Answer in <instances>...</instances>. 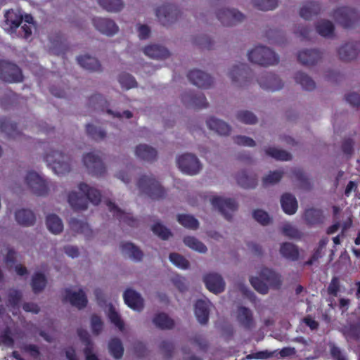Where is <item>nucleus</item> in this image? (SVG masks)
Instances as JSON below:
<instances>
[{
    "instance_id": "f257e3e1",
    "label": "nucleus",
    "mask_w": 360,
    "mask_h": 360,
    "mask_svg": "<svg viewBox=\"0 0 360 360\" xmlns=\"http://www.w3.org/2000/svg\"><path fill=\"white\" fill-rule=\"evenodd\" d=\"M79 190L83 194H79L72 191L68 195V202L75 211L84 210L88 207L89 202L97 205L101 202V192L85 183H80L78 186Z\"/></svg>"
},
{
    "instance_id": "f03ea898",
    "label": "nucleus",
    "mask_w": 360,
    "mask_h": 360,
    "mask_svg": "<svg viewBox=\"0 0 360 360\" xmlns=\"http://www.w3.org/2000/svg\"><path fill=\"white\" fill-rule=\"evenodd\" d=\"M250 282L255 290L263 295L268 292L269 287L278 289L282 283L281 276L268 268H263L258 277L252 276Z\"/></svg>"
},
{
    "instance_id": "7ed1b4c3",
    "label": "nucleus",
    "mask_w": 360,
    "mask_h": 360,
    "mask_svg": "<svg viewBox=\"0 0 360 360\" xmlns=\"http://www.w3.org/2000/svg\"><path fill=\"white\" fill-rule=\"evenodd\" d=\"M137 187L141 193L153 200L162 199L167 195L166 190L153 175L141 176L137 181Z\"/></svg>"
},
{
    "instance_id": "20e7f679",
    "label": "nucleus",
    "mask_w": 360,
    "mask_h": 360,
    "mask_svg": "<svg viewBox=\"0 0 360 360\" xmlns=\"http://www.w3.org/2000/svg\"><path fill=\"white\" fill-rule=\"evenodd\" d=\"M248 56L250 62L262 66L274 65L279 62L278 56L271 49L264 46H256Z\"/></svg>"
},
{
    "instance_id": "39448f33",
    "label": "nucleus",
    "mask_w": 360,
    "mask_h": 360,
    "mask_svg": "<svg viewBox=\"0 0 360 360\" xmlns=\"http://www.w3.org/2000/svg\"><path fill=\"white\" fill-rule=\"evenodd\" d=\"M44 160L58 175L65 174L71 169L70 158L61 151L53 150L46 153L44 156Z\"/></svg>"
},
{
    "instance_id": "423d86ee",
    "label": "nucleus",
    "mask_w": 360,
    "mask_h": 360,
    "mask_svg": "<svg viewBox=\"0 0 360 360\" xmlns=\"http://www.w3.org/2000/svg\"><path fill=\"white\" fill-rule=\"evenodd\" d=\"M332 17L344 28L353 27L360 19V15L355 9L346 6L335 9Z\"/></svg>"
},
{
    "instance_id": "0eeeda50",
    "label": "nucleus",
    "mask_w": 360,
    "mask_h": 360,
    "mask_svg": "<svg viewBox=\"0 0 360 360\" xmlns=\"http://www.w3.org/2000/svg\"><path fill=\"white\" fill-rule=\"evenodd\" d=\"M22 70L15 63L0 60V79L8 83H19L23 81Z\"/></svg>"
},
{
    "instance_id": "6e6552de",
    "label": "nucleus",
    "mask_w": 360,
    "mask_h": 360,
    "mask_svg": "<svg viewBox=\"0 0 360 360\" xmlns=\"http://www.w3.org/2000/svg\"><path fill=\"white\" fill-rule=\"evenodd\" d=\"M25 183L33 193L39 196L46 195L49 190L48 182L33 171L28 172Z\"/></svg>"
},
{
    "instance_id": "1a4fd4ad",
    "label": "nucleus",
    "mask_w": 360,
    "mask_h": 360,
    "mask_svg": "<svg viewBox=\"0 0 360 360\" xmlns=\"http://www.w3.org/2000/svg\"><path fill=\"white\" fill-rule=\"evenodd\" d=\"M176 163L182 172L190 175L198 174L201 169V165L198 158L189 153L179 156L176 160Z\"/></svg>"
},
{
    "instance_id": "9d476101",
    "label": "nucleus",
    "mask_w": 360,
    "mask_h": 360,
    "mask_svg": "<svg viewBox=\"0 0 360 360\" xmlns=\"http://www.w3.org/2000/svg\"><path fill=\"white\" fill-rule=\"evenodd\" d=\"M83 162L91 175L101 176L105 174V167L98 155L93 152L86 153L83 156Z\"/></svg>"
},
{
    "instance_id": "9b49d317",
    "label": "nucleus",
    "mask_w": 360,
    "mask_h": 360,
    "mask_svg": "<svg viewBox=\"0 0 360 360\" xmlns=\"http://www.w3.org/2000/svg\"><path fill=\"white\" fill-rule=\"evenodd\" d=\"M211 203L228 221L232 219V213L238 208L237 202L232 198L214 196L211 199Z\"/></svg>"
},
{
    "instance_id": "f8f14e48",
    "label": "nucleus",
    "mask_w": 360,
    "mask_h": 360,
    "mask_svg": "<svg viewBox=\"0 0 360 360\" xmlns=\"http://www.w3.org/2000/svg\"><path fill=\"white\" fill-rule=\"evenodd\" d=\"M155 13L163 26H169L178 19L181 12L176 6L167 4L158 7Z\"/></svg>"
},
{
    "instance_id": "ddd939ff",
    "label": "nucleus",
    "mask_w": 360,
    "mask_h": 360,
    "mask_svg": "<svg viewBox=\"0 0 360 360\" xmlns=\"http://www.w3.org/2000/svg\"><path fill=\"white\" fill-rule=\"evenodd\" d=\"M181 100L187 108L201 109L208 106L202 91H185L181 96Z\"/></svg>"
},
{
    "instance_id": "4468645a",
    "label": "nucleus",
    "mask_w": 360,
    "mask_h": 360,
    "mask_svg": "<svg viewBox=\"0 0 360 360\" xmlns=\"http://www.w3.org/2000/svg\"><path fill=\"white\" fill-rule=\"evenodd\" d=\"M218 20L224 26H232L242 22L245 15L236 9L223 8L217 11Z\"/></svg>"
},
{
    "instance_id": "2eb2a0df",
    "label": "nucleus",
    "mask_w": 360,
    "mask_h": 360,
    "mask_svg": "<svg viewBox=\"0 0 360 360\" xmlns=\"http://www.w3.org/2000/svg\"><path fill=\"white\" fill-rule=\"evenodd\" d=\"M109 211L122 224H126L130 227H137L139 225V220L134 218L129 213H126L120 208H119L114 202L110 200L106 202Z\"/></svg>"
},
{
    "instance_id": "dca6fc26",
    "label": "nucleus",
    "mask_w": 360,
    "mask_h": 360,
    "mask_svg": "<svg viewBox=\"0 0 360 360\" xmlns=\"http://www.w3.org/2000/svg\"><path fill=\"white\" fill-rule=\"evenodd\" d=\"M187 77L191 83L200 89H209L213 82L210 75L197 69L190 70L187 74Z\"/></svg>"
},
{
    "instance_id": "f3484780",
    "label": "nucleus",
    "mask_w": 360,
    "mask_h": 360,
    "mask_svg": "<svg viewBox=\"0 0 360 360\" xmlns=\"http://www.w3.org/2000/svg\"><path fill=\"white\" fill-rule=\"evenodd\" d=\"M203 281L206 288L215 294L223 292L225 289V282L222 277L216 273H210L204 276Z\"/></svg>"
},
{
    "instance_id": "a211bd4d",
    "label": "nucleus",
    "mask_w": 360,
    "mask_h": 360,
    "mask_svg": "<svg viewBox=\"0 0 360 360\" xmlns=\"http://www.w3.org/2000/svg\"><path fill=\"white\" fill-rule=\"evenodd\" d=\"M92 21L95 28L107 36L114 35L119 30L116 23L108 18H94Z\"/></svg>"
},
{
    "instance_id": "6ab92c4d",
    "label": "nucleus",
    "mask_w": 360,
    "mask_h": 360,
    "mask_svg": "<svg viewBox=\"0 0 360 360\" xmlns=\"http://www.w3.org/2000/svg\"><path fill=\"white\" fill-rule=\"evenodd\" d=\"M229 76L233 82H246L251 76V70L247 64L239 63L231 68Z\"/></svg>"
},
{
    "instance_id": "aec40b11",
    "label": "nucleus",
    "mask_w": 360,
    "mask_h": 360,
    "mask_svg": "<svg viewBox=\"0 0 360 360\" xmlns=\"http://www.w3.org/2000/svg\"><path fill=\"white\" fill-rule=\"evenodd\" d=\"M65 295L64 301H68L72 306L81 309L86 307L88 300L83 290L79 289L78 292H72L70 289L65 290Z\"/></svg>"
},
{
    "instance_id": "412c9836",
    "label": "nucleus",
    "mask_w": 360,
    "mask_h": 360,
    "mask_svg": "<svg viewBox=\"0 0 360 360\" xmlns=\"http://www.w3.org/2000/svg\"><path fill=\"white\" fill-rule=\"evenodd\" d=\"M4 18L6 29L11 32H15L23 20V15L20 10H8Z\"/></svg>"
},
{
    "instance_id": "4be33fe9",
    "label": "nucleus",
    "mask_w": 360,
    "mask_h": 360,
    "mask_svg": "<svg viewBox=\"0 0 360 360\" xmlns=\"http://www.w3.org/2000/svg\"><path fill=\"white\" fill-rule=\"evenodd\" d=\"M236 319L239 324L245 330H250L255 326L253 313L249 308L240 306L237 309Z\"/></svg>"
},
{
    "instance_id": "5701e85b",
    "label": "nucleus",
    "mask_w": 360,
    "mask_h": 360,
    "mask_svg": "<svg viewBox=\"0 0 360 360\" xmlns=\"http://www.w3.org/2000/svg\"><path fill=\"white\" fill-rule=\"evenodd\" d=\"M297 59L304 65L312 66L321 59V53L316 49H304L298 53Z\"/></svg>"
},
{
    "instance_id": "b1692460",
    "label": "nucleus",
    "mask_w": 360,
    "mask_h": 360,
    "mask_svg": "<svg viewBox=\"0 0 360 360\" xmlns=\"http://www.w3.org/2000/svg\"><path fill=\"white\" fill-rule=\"evenodd\" d=\"M125 304L131 309L140 311L143 308V300L141 295L131 289L125 290L123 295Z\"/></svg>"
},
{
    "instance_id": "393cba45",
    "label": "nucleus",
    "mask_w": 360,
    "mask_h": 360,
    "mask_svg": "<svg viewBox=\"0 0 360 360\" xmlns=\"http://www.w3.org/2000/svg\"><path fill=\"white\" fill-rule=\"evenodd\" d=\"M206 123L210 129L215 131L219 135L228 136L231 132V128L226 122L214 117H210Z\"/></svg>"
},
{
    "instance_id": "a878e982",
    "label": "nucleus",
    "mask_w": 360,
    "mask_h": 360,
    "mask_svg": "<svg viewBox=\"0 0 360 360\" xmlns=\"http://www.w3.org/2000/svg\"><path fill=\"white\" fill-rule=\"evenodd\" d=\"M143 53L151 58L160 60L167 58L170 55L169 51L165 47L158 44L146 46Z\"/></svg>"
},
{
    "instance_id": "bb28decb",
    "label": "nucleus",
    "mask_w": 360,
    "mask_h": 360,
    "mask_svg": "<svg viewBox=\"0 0 360 360\" xmlns=\"http://www.w3.org/2000/svg\"><path fill=\"white\" fill-rule=\"evenodd\" d=\"M136 155L145 161L153 162L156 160L158 153L157 150L146 144H139L135 149Z\"/></svg>"
},
{
    "instance_id": "cd10ccee",
    "label": "nucleus",
    "mask_w": 360,
    "mask_h": 360,
    "mask_svg": "<svg viewBox=\"0 0 360 360\" xmlns=\"http://www.w3.org/2000/svg\"><path fill=\"white\" fill-rule=\"evenodd\" d=\"M265 82L261 83V87L266 90H281L283 87V84L279 77L272 72H266L263 77Z\"/></svg>"
},
{
    "instance_id": "c85d7f7f",
    "label": "nucleus",
    "mask_w": 360,
    "mask_h": 360,
    "mask_svg": "<svg viewBox=\"0 0 360 360\" xmlns=\"http://www.w3.org/2000/svg\"><path fill=\"white\" fill-rule=\"evenodd\" d=\"M281 205L283 212L289 215L294 214L298 208L297 201L295 197L288 193L282 195Z\"/></svg>"
},
{
    "instance_id": "c756f323",
    "label": "nucleus",
    "mask_w": 360,
    "mask_h": 360,
    "mask_svg": "<svg viewBox=\"0 0 360 360\" xmlns=\"http://www.w3.org/2000/svg\"><path fill=\"white\" fill-rule=\"evenodd\" d=\"M358 54V44L356 43H347L338 49L340 60L349 61L354 59Z\"/></svg>"
},
{
    "instance_id": "7c9ffc66",
    "label": "nucleus",
    "mask_w": 360,
    "mask_h": 360,
    "mask_svg": "<svg viewBox=\"0 0 360 360\" xmlns=\"http://www.w3.org/2000/svg\"><path fill=\"white\" fill-rule=\"evenodd\" d=\"M78 63L86 70L91 72H101L102 66L97 58L89 55L79 56L77 57Z\"/></svg>"
},
{
    "instance_id": "2f4dec72",
    "label": "nucleus",
    "mask_w": 360,
    "mask_h": 360,
    "mask_svg": "<svg viewBox=\"0 0 360 360\" xmlns=\"http://www.w3.org/2000/svg\"><path fill=\"white\" fill-rule=\"evenodd\" d=\"M195 314L200 324H206L209 320V304L208 302L198 300L195 304Z\"/></svg>"
},
{
    "instance_id": "473e14b6",
    "label": "nucleus",
    "mask_w": 360,
    "mask_h": 360,
    "mask_svg": "<svg viewBox=\"0 0 360 360\" xmlns=\"http://www.w3.org/2000/svg\"><path fill=\"white\" fill-rule=\"evenodd\" d=\"M16 221L21 226H30L34 225L36 217L33 212L27 209H21L15 212Z\"/></svg>"
},
{
    "instance_id": "72a5a7b5",
    "label": "nucleus",
    "mask_w": 360,
    "mask_h": 360,
    "mask_svg": "<svg viewBox=\"0 0 360 360\" xmlns=\"http://www.w3.org/2000/svg\"><path fill=\"white\" fill-rule=\"evenodd\" d=\"M0 131L6 133L8 137L14 139L20 138L22 135L18 130L16 124L11 122L6 117H3L0 120Z\"/></svg>"
},
{
    "instance_id": "f704fd0d",
    "label": "nucleus",
    "mask_w": 360,
    "mask_h": 360,
    "mask_svg": "<svg viewBox=\"0 0 360 360\" xmlns=\"http://www.w3.org/2000/svg\"><path fill=\"white\" fill-rule=\"evenodd\" d=\"M236 181L238 184L244 188H254L257 184L256 175H249L245 170H243L237 174Z\"/></svg>"
},
{
    "instance_id": "c9c22d12",
    "label": "nucleus",
    "mask_w": 360,
    "mask_h": 360,
    "mask_svg": "<svg viewBox=\"0 0 360 360\" xmlns=\"http://www.w3.org/2000/svg\"><path fill=\"white\" fill-rule=\"evenodd\" d=\"M321 11L320 4L314 1L306 3L300 11V15L305 19L310 20L314 15L319 14Z\"/></svg>"
},
{
    "instance_id": "e433bc0d",
    "label": "nucleus",
    "mask_w": 360,
    "mask_h": 360,
    "mask_svg": "<svg viewBox=\"0 0 360 360\" xmlns=\"http://www.w3.org/2000/svg\"><path fill=\"white\" fill-rule=\"evenodd\" d=\"M280 252L283 257L290 261H297L299 258L298 248L291 243L285 242L281 244Z\"/></svg>"
},
{
    "instance_id": "4c0bfd02",
    "label": "nucleus",
    "mask_w": 360,
    "mask_h": 360,
    "mask_svg": "<svg viewBox=\"0 0 360 360\" xmlns=\"http://www.w3.org/2000/svg\"><path fill=\"white\" fill-rule=\"evenodd\" d=\"M304 217L306 222L310 225L322 224L324 219L322 210L315 208L306 210L304 214Z\"/></svg>"
},
{
    "instance_id": "58836bf2",
    "label": "nucleus",
    "mask_w": 360,
    "mask_h": 360,
    "mask_svg": "<svg viewBox=\"0 0 360 360\" xmlns=\"http://www.w3.org/2000/svg\"><path fill=\"white\" fill-rule=\"evenodd\" d=\"M153 323L159 328L162 330L172 329L174 326V321L165 313L157 314L153 319Z\"/></svg>"
},
{
    "instance_id": "ea45409f",
    "label": "nucleus",
    "mask_w": 360,
    "mask_h": 360,
    "mask_svg": "<svg viewBox=\"0 0 360 360\" xmlns=\"http://www.w3.org/2000/svg\"><path fill=\"white\" fill-rule=\"evenodd\" d=\"M120 248L122 252L127 255L130 258L136 261L141 260L143 255L142 251L132 243H122Z\"/></svg>"
},
{
    "instance_id": "a19ab883",
    "label": "nucleus",
    "mask_w": 360,
    "mask_h": 360,
    "mask_svg": "<svg viewBox=\"0 0 360 360\" xmlns=\"http://www.w3.org/2000/svg\"><path fill=\"white\" fill-rule=\"evenodd\" d=\"M46 224L48 229L54 234L60 233L63 229L62 220L55 214L46 217Z\"/></svg>"
},
{
    "instance_id": "79ce46f5",
    "label": "nucleus",
    "mask_w": 360,
    "mask_h": 360,
    "mask_svg": "<svg viewBox=\"0 0 360 360\" xmlns=\"http://www.w3.org/2000/svg\"><path fill=\"white\" fill-rule=\"evenodd\" d=\"M317 32L324 37H332L334 35L335 27L332 22L322 20L316 25Z\"/></svg>"
},
{
    "instance_id": "37998d69",
    "label": "nucleus",
    "mask_w": 360,
    "mask_h": 360,
    "mask_svg": "<svg viewBox=\"0 0 360 360\" xmlns=\"http://www.w3.org/2000/svg\"><path fill=\"white\" fill-rule=\"evenodd\" d=\"M294 79L296 83L301 85L303 90H314L315 88L314 81L304 72H296Z\"/></svg>"
},
{
    "instance_id": "c03bdc74",
    "label": "nucleus",
    "mask_w": 360,
    "mask_h": 360,
    "mask_svg": "<svg viewBox=\"0 0 360 360\" xmlns=\"http://www.w3.org/2000/svg\"><path fill=\"white\" fill-rule=\"evenodd\" d=\"M47 283L45 275L42 273H35L32 278L31 285L32 291L38 294L44 290Z\"/></svg>"
},
{
    "instance_id": "a18cd8bd",
    "label": "nucleus",
    "mask_w": 360,
    "mask_h": 360,
    "mask_svg": "<svg viewBox=\"0 0 360 360\" xmlns=\"http://www.w3.org/2000/svg\"><path fill=\"white\" fill-rule=\"evenodd\" d=\"M110 354L116 359H121L124 354V347L121 340L117 338H112L108 343Z\"/></svg>"
},
{
    "instance_id": "49530a36",
    "label": "nucleus",
    "mask_w": 360,
    "mask_h": 360,
    "mask_svg": "<svg viewBox=\"0 0 360 360\" xmlns=\"http://www.w3.org/2000/svg\"><path fill=\"white\" fill-rule=\"evenodd\" d=\"M265 153L277 160L288 161L290 160L292 158V155L290 153L285 150L278 149L275 147H268L265 149Z\"/></svg>"
},
{
    "instance_id": "de8ad7c7",
    "label": "nucleus",
    "mask_w": 360,
    "mask_h": 360,
    "mask_svg": "<svg viewBox=\"0 0 360 360\" xmlns=\"http://www.w3.org/2000/svg\"><path fill=\"white\" fill-rule=\"evenodd\" d=\"M178 222L185 228L195 230L199 226L198 221L192 215L179 214L177 215Z\"/></svg>"
},
{
    "instance_id": "09e8293b",
    "label": "nucleus",
    "mask_w": 360,
    "mask_h": 360,
    "mask_svg": "<svg viewBox=\"0 0 360 360\" xmlns=\"http://www.w3.org/2000/svg\"><path fill=\"white\" fill-rule=\"evenodd\" d=\"M99 5L109 12H119L124 7L122 0H98Z\"/></svg>"
},
{
    "instance_id": "8fccbe9b",
    "label": "nucleus",
    "mask_w": 360,
    "mask_h": 360,
    "mask_svg": "<svg viewBox=\"0 0 360 360\" xmlns=\"http://www.w3.org/2000/svg\"><path fill=\"white\" fill-rule=\"evenodd\" d=\"M118 82L122 88L127 90L136 88L138 86L136 79L127 72H122L120 74Z\"/></svg>"
},
{
    "instance_id": "3c124183",
    "label": "nucleus",
    "mask_w": 360,
    "mask_h": 360,
    "mask_svg": "<svg viewBox=\"0 0 360 360\" xmlns=\"http://www.w3.org/2000/svg\"><path fill=\"white\" fill-rule=\"evenodd\" d=\"M184 243L186 246L200 253H205L207 250L205 245L193 236L185 237Z\"/></svg>"
},
{
    "instance_id": "603ef678",
    "label": "nucleus",
    "mask_w": 360,
    "mask_h": 360,
    "mask_svg": "<svg viewBox=\"0 0 360 360\" xmlns=\"http://www.w3.org/2000/svg\"><path fill=\"white\" fill-rule=\"evenodd\" d=\"M344 333L350 339L359 340L360 339V320L345 326Z\"/></svg>"
},
{
    "instance_id": "864d4df0",
    "label": "nucleus",
    "mask_w": 360,
    "mask_h": 360,
    "mask_svg": "<svg viewBox=\"0 0 360 360\" xmlns=\"http://www.w3.org/2000/svg\"><path fill=\"white\" fill-rule=\"evenodd\" d=\"M25 23L21 27L18 35L24 39H28L32 35V25L34 24L33 18L30 14H26L23 17Z\"/></svg>"
},
{
    "instance_id": "5fc2aeb1",
    "label": "nucleus",
    "mask_w": 360,
    "mask_h": 360,
    "mask_svg": "<svg viewBox=\"0 0 360 360\" xmlns=\"http://www.w3.org/2000/svg\"><path fill=\"white\" fill-rule=\"evenodd\" d=\"M69 225L72 231L77 233H86L89 230V226L86 222L75 218H71Z\"/></svg>"
},
{
    "instance_id": "6e6d98bb",
    "label": "nucleus",
    "mask_w": 360,
    "mask_h": 360,
    "mask_svg": "<svg viewBox=\"0 0 360 360\" xmlns=\"http://www.w3.org/2000/svg\"><path fill=\"white\" fill-rule=\"evenodd\" d=\"M87 135L96 141H100L105 137L106 133L101 128L95 127L94 124H87L86 126Z\"/></svg>"
},
{
    "instance_id": "4d7b16f0",
    "label": "nucleus",
    "mask_w": 360,
    "mask_h": 360,
    "mask_svg": "<svg viewBox=\"0 0 360 360\" xmlns=\"http://www.w3.org/2000/svg\"><path fill=\"white\" fill-rule=\"evenodd\" d=\"M236 118L238 121L246 124H254L257 122L255 114L249 110H240L238 112Z\"/></svg>"
},
{
    "instance_id": "13d9d810",
    "label": "nucleus",
    "mask_w": 360,
    "mask_h": 360,
    "mask_svg": "<svg viewBox=\"0 0 360 360\" xmlns=\"http://www.w3.org/2000/svg\"><path fill=\"white\" fill-rule=\"evenodd\" d=\"M108 316L112 323H113L120 331H122L124 328V324L123 321L121 319L120 316L116 311L114 307L110 304L109 307Z\"/></svg>"
},
{
    "instance_id": "bf43d9fd",
    "label": "nucleus",
    "mask_w": 360,
    "mask_h": 360,
    "mask_svg": "<svg viewBox=\"0 0 360 360\" xmlns=\"http://www.w3.org/2000/svg\"><path fill=\"white\" fill-rule=\"evenodd\" d=\"M151 229L155 235L162 240H167L172 236L171 231L160 222L154 224Z\"/></svg>"
},
{
    "instance_id": "052dcab7",
    "label": "nucleus",
    "mask_w": 360,
    "mask_h": 360,
    "mask_svg": "<svg viewBox=\"0 0 360 360\" xmlns=\"http://www.w3.org/2000/svg\"><path fill=\"white\" fill-rule=\"evenodd\" d=\"M283 176V172L276 170L270 172L268 175L264 176L262 179V183L264 186L275 184L281 181Z\"/></svg>"
},
{
    "instance_id": "680f3d73",
    "label": "nucleus",
    "mask_w": 360,
    "mask_h": 360,
    "mask_svg": "<svg viewBox=\"0 0 360 360\" xmlns=\"http://www.w3.org/2000/svg\"><path fill=\"white\" fill-rule=\"evenodd\" d=\"M22 295L20 291L18 290H11L8 294V305L13 309L19 307L22 300Z\"/></svg>"
},
{
    "instance_id": "e2e57ef3",
    "label": "nucleus",
    "mask_w": 360,
    "mask_h": 360,
    "mask_svg": "<svg viewBox=\"0 0 360 360\" xmlns=\"http://www.w3.org/2000/svg\"><path fill=\"white\" fill-rule=\"evenodd\" d=\"M253 4L255 8L261 11H270L278 6L277 0H254Z\"/></svg>"
},
{
    "instance_id": "0e129e2a",
    "label": "nucleus",
    "mask_w": 360,
    "mask_h": 360,
    "mask_svg": "<svg viewBox=\"0 0 360 360\" xmlns=\"http://www.w3.org/2000/svg\"><path fill=\"white\" fill-rule=\"evenodd\" d=\"M169 260L176 266L182 269H187L189 267L188 261L178 253H170Z\"/></svg>"
},
{
    "instance_id": "69168bd1",
    "label": "nucleus",
    "mask_w": 360,
    "mask_h": 360,
    "mask_svg": "<svg viewBox=\"0 0 360 360\" xmlns=\"http://www.w3.org/2000/svg\"><path fill=\"white\" fill-rule=\"evenodd\" d=\"M252 217L259 224L263 226L268 225L271 221L269 214L262 210H255L252 213Z\"/></svg>"
},
{
    "instance_id": "338daca9",
    "label": "nucleus",
    "mask_w": 360,
    "mask_h": 360,
    "mask_svg": "<svg viewBox=\"0 0 360 360\" xmlns=\"http://www.w3.org/2000/svg\"><path fill=\"white\" fill-rule=\"evenodd\" d=\"M292 174L295 179L300 183L302 187L306 189L310 188V182L302 169H295L292 171Z\"/></svg>"
},
{
    "instance_id": "774afa93",
    "label": "nucleus",
    "mask_w": 360,
    "mask_h": 360,
    "mask_svg": "<svg viewBox=\"0 0 360 360\" xmlns=\"http://www.w3.org/2000/svg\"><path fill=\"white\" fill-rule=\"evenodd\" d=\"M91 326L94 335H98L101 333L103 328V323L100 316L96 314L91 316Z\"/></svg>"
}]
</instances>
